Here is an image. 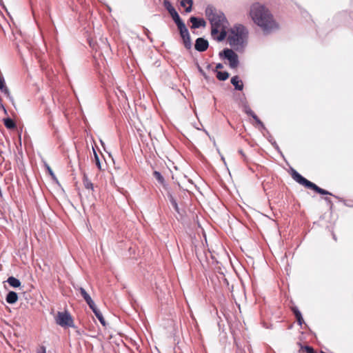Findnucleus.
Returning <instances> with one entry per match:
<instances>
[{
	"instance_id": "obj_1",
	"label": "nucleus",
	"mask_w": 353,
	"mask_h": 353,
	"mask_svg": "<svg viewBox=\"0 0 353 353\" xmlns=\"http://www.w3.org/2000/svg\"><path fill=\"white\" fill-rule=\"evenodd\" d=\"M253 21L260 26L265 33L278 28V25L273 19L272 14L263 5L259 3H254L250 11Z\"/></svg>"
},
{
	"instance_id": "obj_2",
	"label": "nucleus",
	"mask_w": 353,
	"mask_h": 353,
	"mask_svg": "<svg viewBox=\"0 0 353 353\" xmlns=\"http://www.w3.org/2000/svg\"><path fill=\"white\" fill-rule=\"evenodd\" d=\"M228 42L235 51L243 52L248 44V30L242 24H236L230 28Z\"/></svg>"
},
{
	"instance_id": "obj_3",
	"label": "nucleus",
	"mask_w": 353,
	"mask_h": 353,
	"mask_svg": "<svg viewBox=\"0 0 353 353\" xmlns=\"http://www.w3.org/2000/svg\"><path fill=\"white\" fill-rule=\"evenodd\" d=\"M205 12L211 26L226 27L228 20L223 12L217 10L212 6H208Z\"/></svg>"
},
{
	"instance_id": "obj_4",
	"label": "nucleus",
	"mask_w": 353,
	"mask_h": 353,
	"mask_svg": "<svg viewBox=\"0 0 353 353\" xmlns=\"http://www.w3.org/2000/svg\"><path fill=\"white\" fill-rule=\"evenodd\" d=\"M291 175L292 179L298 183L303 185L304 187L308 189L315 191L316 193L323 195H332V194L330 193V192L319 188L315 183L310 181L309 180L303 177L301 174H300L297 171H296L294 169L292 170Z\"/></svg>"
},
{
	"instance_id": "obj_5",
	"label": "nucleus",
	"mask_w": 353,
	"mask_h": 353,
	"mask_svg": "<svg viewBox=\"0 0 353 353\" xmlns=\"http://www.w3.org/2000/svg\"><path fill=\"white\" fill-rule=\"evenodd\" d=\"M232 48H225L219 54L221 59H226L229 62V66L232 69L236 68L239 65V60L238 54L234 52Z\"/></svg>"
},
{
	"instance_id": "obj_6",
	"label": "nucleus",
	"mask_w": 353,
	"mask_h": 353,
	"mask_svg": "<svg viewBox=\"0 0 353 353\" xmlns=\"http://www.w3.org/2000/svg\"><path fill=\"white\" fill-rule=\"evenodd\" d=\"M56 323L63 327H74V321L71 314L68 312H58L56 316Z\"/></svg>"
},
{
	"instance_id": "obj_7",
	"label": "nucleus",
	"mask_w": 353,
	"mask_h": 353,
	"mask_svg": "<svg viewBox=\"0 0 353 353\" xmlns=\"http://www.w3.org/2000/svg\"><path fill=\"white\" fill-rule=\"evenodd\" d=\"M211 35L214 39L218 41H221L225 39L226 37L225 28L226 27L211 26Z\"/></svg>"
},
{
	"instance_id": "obj_8",
	"label": "nucleus",
	"mask_w": 353,
	"mask_h": 353,
	"mask_svg": "<svg viewBox=\"0 0 353 353\" xmlns=\"http://www.w3.org/2000/svg\"><path fill=\"white\" fill-rule=\"evenodd\" d=\"M209 47L208 40L202 37H199L195 41L194 48L199 52H205Z\"/></svg>"
},
{
	"instance_id": "obj_9",
	"label": "nucleus",
	"mask_w": 353,
	"mask_h": 353,
	"mask_svg": "<svg viewBox=\"0 0 353 353\" xmlns=\"http://www.w3.org/2000/svg\"><path fill=\"white\" fill-rule=\"evenodd\" d=\"M163 5L166 10L168 11L170 14L171 15L174 21H176L177 19H180V16L178 12L176 11L175 8L172 6L171 3L168 0H164Z\"/></svg>"
},
{
	"instance_id": "obj_10",
	"label": "nucleus",
	"mask_w": 353,
	"mask_h": 353,
	"mask_svg": "<svg viewBox=\"0 0 353 353\" xmlns=\"http://www.w3.org/2000/svg\"><path fill=\"white\" fill-rule=\"evenodd\" d=\"M180 36L181 37L184 47L187 50H190L192 48V45L189 31L188 30L183 33H181Z\"/></svg>"
},
{
	"instance_id": "obj_11",
	"label": "nucleus",
	"mask_w": 353,
	"mask_h": 353,
	"mask_svg": "<svg viewBox=\"0 0 353 353\" xmlns=\"http://www.w3.org/2000/svg\"><path fill=\"white\" fill-rule=\"evenodd\" d=\"M190 21L192 23L191 28L196 29L201 26L204 27L206 24L203 19L197 18L196 17H191Z\"/></svg>"
},
{
	"instance_id": "obj_12",
	"label": "nucleus",
	"mask_w": 353,
	"mask_h": 353,
	"mask_svg": "<svg viewBox=\"0 0 353 353\" xmlns=\"http://www.w3.org/2000/svg\"><path fill=\"white\" fill-rule=\"evenodd\" d=\"M79 290L81 295L84 299L85 301L87 303L90 307L95 304L91 296L87 293L84 288L81 287L79 288Z\"/></svg>"
},
{
	"instance_id": "obj_13",
	"label": "nucleus",
	"mask_w": 353,
	"mask_h": 353,
	"mask_svg": "<svg viewBox=\"0 0 353 353\" xmlns=\"http://www.w3.org/2000/svg\"><path fill=\"white\" fill-rule=\"evenodd\" d=\"M90 308L92 310V312H94V314H95L97 318L99 319L100 323L103 325V326L105 327L106 325V322H105V319H104V318L103 316L102 313L97 307L96 305L94 304V305H92Z\"/></svg>"
},
{
	"instance_id": "obj_14",
	"label": "nucleus",
	"mask_w": 353,
	"mask_h": 353,
	"mask_svg": "<svg viewBox=\"0 0 353 353\" xmlns=\"http://www.w3.org/2000/svg\"><path fill=\"white\" fill-rule=\"evenodd\" d=\"M231 83L234 86L236 90H242L243 88V83L238 76H234L231 79Z\"/></svg>"
},
{
	"instance_id": "obj_15",
	"label": "nucleus",
	"mask_w": 353,
	"mask_h": 353,
	"mask_svg": "<svg viewBox=\"0 0 353 353\" xmlns=\"http://www.w3.org/2000/svg\"><path fill=\"white\" fill-rule=\"evenodd\" d=\"M18 300V294L14 291H10L6 297V301L9 304H14Z\"/></svg>"
},
{
	"instance_id": "obj_16",
	"label": "nucleus",
	"mask_w": 353,
	"mask_h": 353,
	"mask_svg": "<svg viewBox=\"0 0 353 353\" xmlns=\"http://www.w3.org/2000/svg\"><path fill=\"white\" fill-rule=\"evenodd\" d=\"M153 176L154 177L157 179V181L163 186V188L165 189V190H168V184L165 183V179H164V177L162 176V174L158 172V171H154L153 172Z\"/></svg>"
},
{
	"instance_id": "obj_17",
	"label": "nucleus",
	"mask_w": 353,
	"mask_h": 353,
	"mask_svg": "<svg viewBox=\"0 0 353 353\" xmlns=\"http://www.w3.org/2000/svg\"><path fill=\"white\" fill-rule=\"evenodd\" d=\"M181 6L185 8L186 12H190L192 10L193 1L192 0H181L180 3Z\"/></svg>"
},
{
	"instance_id": "obj_18",
	"label": "nucleus",
	"mask_w": 353,
	"mask_h": 353,
	"mask_svg": "<svg viewBox=\"0 0 353 353\" xmlns=\"http://www.w3.org/2000/svg\"><path fill=\"white\" fill-rule=\"evenodd\" d=\"M168 190L167 195H168V198L170 202L171 203V204H172L173 208L175 210V211L176 212L179 213V205L177 204L176 199H174L172 194L168 190Z\"/></svg>"
},
{
	"instance_id": "obj_19",
	"label": "nucleus",
	"mask_w": 353,
	"mask_h": 353,
	"mask_svg": "<svg viewBox=\"0 0 353 353\" xmlns=\"http://www.w3.org/2000/svg\"><path fill=\"white\" fill-rule=\"evenodd\" d=\"M0 91H1L8 97H10V93L8 88L5 85L4 78L0 75Z\"/></svg>"
},
{
	"instance_id": "obj_20",
	"label": "nucleus",
	"mask_w": 353,
	"mask_h": 353,
	"mask_svg": "<svg viewBox=\"0 0 353 353\" xmlns=\"http://www.w3.org/2000/svg\"><path fill=\"white\" fill-rule=\"evenodd\" d=\"M8 283L12 288H19L21 286V281L19 279L14 277V276H10L7 279Z\"/></svg>"
},
{
	"instance_id": "obj_21",
	"label": "nucleus",
	"mask_w": 353,
	"mask_h": 353,
	"mask_svg": "<svg viewBox=\"0 0 353 353\" xmlns=\"http://www.w3.org/2000/svg\"><path fill=\"white\" fill-rule=\"evenodd\" d=\"M174 23H176V26H177V28L179 31V34L181 33H183L186 31H188V28L185 26V24L184 23V22L181 20V19H179L176 20V21H174Z\"/></svg>"
},
{
	"instance_id": "obj_22",
	"label": "nucleus",
	"mask_w": 353,
	"mask_h": 353,
	"mask_svg": "<svg viewBox=\"0 0 353 353\" xmlns=\"http://www.w3.org/2000/svg\"><path fill=\"white\" fill-rule=\"evenodd\" d=\"M83 183L84 187L86 189L94 190L93 183L88 179V176L85 174L83 175Z\"/></svg>"
},
{
	"instance_id": "obj_23",
	"label": "nucleus",
	"mask_w": 353,
	"mask_h": 353,
	"mask_svg": "<svg viewBox=\"0 0 353 353\" xmlns=\"http://www.w3.org/2000/svg\"><path fill=\"white\" fill-rule=\"evenodd\" d=\"M229 77V73L226 71H216V78L220 81H225Z\"/></svg>"
},
{
	"instance_id": "obj_24",
	"label": "nucleus",
	"mask_w": 353,
	"mask_h": 353,
	"mask_svg": "<svg viewBox=\"0 0 353 353\" xmlns=\"http://www.w3.org/2000/svg\"><path fill=\"white\" fill-rule=\"evenodd\" d=\"M5 126L8 129H12L15 128L14 121L10 118H6L3 120Z\"/></svg>"
},
{
	"instance_id": "obj_25",
	"label": "nucleus",
	"mask_w": 353,
	"mask_h": 353,
	"mask_svg": "<svg viewBox=\"0 0 353 353\" xmlns=\"http://www.w3.org/2000/svg\"><path fill=\"white\" fill-rule=\"evenodd\" d=\"M93 152H94V156L95 164L99 170H101V165L99 157L94 148H93Z\"/></svg>"
},
{
	"instance_id": "obj_26",
	"label": "nucleus",
	"mask_w": 353,
	"mask_h": 353,
	"mask_svg": "<svg viewBox=\"0 0 353 353\" xmlns=\"http://www.w3.org/2000/svg\"><path fill=\"white\" fill-rule=\"evenodd\" d=\"M251 117L255 120V121L261 126L263 130H266L263 123L259 119L255 113H254Z\"/></svg>"
},
{
	"instance_id": "obj_27",
	"label": "nucleus",
	"mask_w": 353,
	"mask_h": 353,
	"mask_svg": "<svg viewBox=\"0 0 353 353\" xmlns=\"http://www.w3.org/2000/svg\"><path fill=\"white\" fill-rule=\"evenodd\" d=\"M301 350L305 353H316L314 348L309 345L301 346Z\"/></svg>"
},
{
	"instance_id": "obj_28",
	"label": "nucleus",
	"mask_w": 353,
	"mask_h": 353,
	"mask_svg": "<svg viewBox=\"0 0 353 353\" xmlns=\"http://www.w3.org/2000/svg\"><path fill=\"white\" fill-rule=\"evenodd\" d=\"M243 110L250 117L254 113L248 104L243 105Z\"/></svg>"
},
{
	"instance_id": "obj_29",
	"label": "nucleus",
	"mask_w": 353,
	"mask_h": 353,
	"mask_svg": "<svg viewBox=\"0 0 353 353\" xmlns=\"http://www.w3.org/2000/svg\"><path fill=\"white\" fill-rule=\"evenodd\" d=\"M292 311H293V313H294L295 317L301 315V312L296 307L292 308Z\"/></svg>"
},
{
	"instance_id": "obj_30",
	"label": "nucleus",
	"mask_w": 353,
	"mask_h": 353,
	"mask_svg": "<svg viewBox=\"0 0 353 353\" xmlns=\"http://www.w3.org/2000/svg\"><path fill=\"white\" fill-rule=\"evenodd\" d=\"M296 319L299 325H301L304 323L302 314L300 316H296Z\"/></svg>"
},
{
	"instance_id": "obj_31",
	"label": "nucleus",
	"mask_w": 353,
	"mask_h": 353,
	"mask_svg": "<svg viewBox=\"0 0 353 353\" xmlns=\"http://www.w3.org/2000/svg\"><path fill=\"white\" fill-rule=\"evenodd\" d=\"M37 353H46V347L41 346L37 351Z\"/></svg>"
},
{
	"instance_id": "obj_32",
	"label": "nucleus",
	"mask_w": 353,
	"mask_h": 353,
	"mask_svg": "<svg viewBox=\"0 0 353 353\" xmlns=\"http://www.w3.org/2000/svg\"><path fill=\"white\" fill-rule=\"evenodd\" d=\"M150 31L148 29L145 28V34L147 36L148 39H149L151 41H152V39L150 37Z\"/></svg>"
},
{
	"instance_id": "obj_33",
	"label": "nucleus",
	"mask_w": 353,
	"mask_h": 353,
	"mask_svg": "<svg viewBox=\"0 0 353 353\" xmlns=\"http://www.w3.org/2000/svg\"><path fill=\"white\" fill-rule=\"evenodd\" d=\"M223 68V65L221 63H219L216 65V70H214V72H216L217 70L222 69Z\"/></svg>"
},
{
	"instance_id": "obj_34",
	"label": "nucleus",
	"mask_w": 353,
	"mask_h": 353,
	"mask_svg": "<svg viewBox=\"0 0 353 353\" xmlns=\"http://www.w3.org/2000/svg\"><path fill=\"white\" fill-rule=\"evenodd\" d=\"M324 199H325V201L328 204H330V205H332V201H331L330 198H329V197H325Z\"/></svg>"
},
{
	"instance_id": "obj_35",
	"label": "nucleus",
	"mask_w": 353,
	"mask_h": 353,
	"mask_svg": "<svg viewBox=\"0 0 353 353\" xmlns=\"http://www.w3.org/2000/svg\"><path fill=\"white\" fill-rule=\"evenodd\" d=\"M47 169H48L50 174L52 175V176H54V173H53L52 170H51V168L49 166L47 167Z\"/></svg>"
},
{
	"instance_id": "obj_36",
	"label": "nucleus",
	"mask_w": 353,
	"mask_h": 353,
	"mask_svg": "<svg viewBox=\"0 0 353 353\" xmlns=\"http://www.w3.org/2000/svg\"><path fill=\"white\" fill-rule=\"evenodd\" d=\"M277 150H279V148L278 146V145L276 143H275V147H274Z\"/></svg>"
},
{
	"instance_id": "obj_37",
	"label": "nucleus",
	"mask_w": 353,
	"mask_h": 353,
	"mask_svg": "<svg viewBox=\"0 0 353 353\" xmlns=\"http://www.w3.org/2000/svg\"><path fill=\"white\" fill-rule=\"evenodd\" d=\"M275 143H276L275 141H274L273 143H272V144L274 145V147H275Z\"/></svg>"
},
{
	"instance_id": "obj_38",
	"label": "nucleus",
	"mask_w": 353,
	"mask_h": 353,
	"mask_svg": "<svg viewBox=\"0 0 353 353\" xmlns=\"http://www.w3.org/2000/svg\"><path fill=\"white\" fill-rule=\"evenodd\" d=\"M239 152H240V154H241L242 155H243V153L242 150H240V151H239Z\"/></svg>"
},
{
	"instance_id": "obj_39",
	"label": "nucleus",
	"mask_w": 353,
	"mask_h": 353,
	"mask_svg": "<svg viewBox=\"0 0 353 353\" xmlns=\"http://www.w3.org/2000/svg\"><path fill=\"white\" fill-rule=\"evenodd\" d=\"M333 238H334V239H336V236H335V235H334V234H333Z\"/></svg>"
}]
</instances>
